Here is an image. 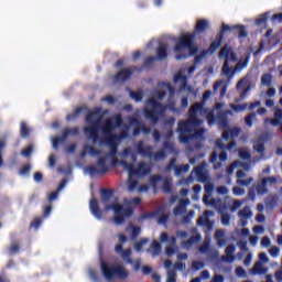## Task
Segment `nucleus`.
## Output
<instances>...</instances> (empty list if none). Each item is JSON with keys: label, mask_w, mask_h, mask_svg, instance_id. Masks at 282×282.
Returning <instances> with one entry per match:
<instances>
[{"label": "nucleus", "mask_w": 282, "mask_h": 282, "mask_svg": "<svg viewBox=\"0 0 282 282\" xmlns=\"http://www.w3.org/2000/svg\"><path fill=\"white\" fill-rule=\"evenodd\" d=\"M87 127L84 132L91 140L93 144H106L101 149H96L94 145L86 143L80 154L82 158L90 155L97 158V163L87 169L90 175H97V173H107L109 166H122L123 171L128 173V191L129 193H147L149 185H141L134 177H144L151 173V165L149 163L141 162L134 166L138 155L143 158H151L152 160H164L166 153L173 151V147H166L165 151H160L153 155V148L144 147L143 142H139L132 148H126L121 153H118V144H120L121 138H127V131L129 127H126L120 137L113 134V130L120 127L122 119L120 115H116L110 119H106L99 108L88 112L86 118Z\"/></svg>", "instance_id": "nucleus-1"}, {"label": "nucleus", "mask_w": 282, "mask_h": 282, "mask_svg": "<svg viewBox=\"0 0 282 282\" xmlns=\"http://www.w3.org/2000/svg\"><path fill=\"white\" fill-rule=\"evenodd\" d=\"M261 102L257 101L256 104H241L235 105L231 104V110H223L225 107L224 102H216L213 111L206 110L204 104H194L189 109V119L187 121H181L178 123V135L180 142L186 144L191 142V139L195 138L196 140L202 139L204 135V130L202 124L204 120H207L208 124H215L218 122L219 127L224 129L221 139L216 141V149L210 156V162L214 164V169H221V162H226L227 156L224 151H232L235 149V138H237L241 130L238 128L228 127V116L235 113H241L246 109H254L259 107Z\"/></svg>", "instance_id": "nucleus-2"}, {"label": "nucleus", "mask_w": 282, "mask_h": 282, "mask_svg": "<svg viewBox=\"0 0 282 282\" xmlns=\"http://www.w3.org/2000/svg\"><path fill=\"white\" fill-rule=\"evenodd\" d=\"M175 90L171 85L163 83L153 90L151 97L148 99L144 109V116L151 122H158L162 113L166 111H175V101L173 100Z\"/></svg>", "instance_id": "nucleus-3"}, {"label": "nucleus", "mask_w": 282, "mask_h": 282, "mask_svg": "<svg viewBox=\"0 0 282 282\" xmlns=\"http://www.w3.org/2000/svg\"><path fill=\"white\" fill-rule=\"evenodd\" d=\"M102 202H107L105 206V213H109L112 210L113 213V221L117 226H122L131 215H133V206H138L140 204V197H135L132 200L123 199L122 203L118 200L116 197H111V193L108 191L101 192Z\"/></svg>", "instance_id": "nucleus-4"}, {"label": "nucleus", "mask_w": 282, "mask_h": 282, "mask_svg": "<svg viewBox=\"0 0 282 282\" xmlns=\"http://www.w3.org/2000/svg\"><path fill=\"white\" fill-rule=\"evenodd\" d=\"M208 28H210V22L208 20H198L196 22L194 33H183L180 35L174 46L176 61H182L186 58V50L188 51L191 56H195V54H197V46L193 44V41H195V34H200V32H205V30H208Z\"/></svg>", "instance_id": "nucleus-5"}, {"label": "nucleus", "mask_w": 282, "mask_h": 282, "mask_svg": "<svg viewBox=\"0 0 282 282\" xmlns=\"http://www.w3.org/2000/svg\"><path fill=\"white\" fill-rule=\"evenodd\" d=\"M218 56L220 59L225 61L223 74H225L227 78H232L237 72H243V69L248 67V57H241L232 70V64L237 63V55H235V52H232V48L228 45L221 48Z\"/></svg>", "instance_id": "nucleus-6"}, {"label": "nucleus", "mask_w": 282, "mask_h": 282, "mask_svg": "<svg viewBox=\"0 0 282 282\" xmlns=\"http://www.w3.org/2000/svg\"><path fill=\"white\" fill-rule=\"evenodd\" d=\"M100 268L101 274L107 281H111V279H116V276L118 279H127V276H129V271L120 263L109 264L108 262L101 261Z\"/></svg>", "instance_id": "nucleus-7"}, {"label": "nucleus", "mask_w": 282, "mask_h": 282, "mask_svg": "<svg viewBox=\"0 0 282 282\" xmlns=\"http://www.w3.org/2000/svg\"><path fill=\"white\" fill-rule=\"evenodd\" d=\"M235 169H239L236 176H237V184L239 186H248L249 184H252L254 182V178L249 177V178H243L246 177V173L250 171V163L249 162H241V161H236L234 162L228 169H227V174L232 175L235 172Z\"/></svg>", "instance_id": "nucleus-8"}, {"label": "nucleus", "mask_w": 282, "mask_h": 282, "mask_svg": "<svg viewBox=\"0 0 282 282\" xmlns=\"http://www.w3.org/2000/svg\"><path fill=\"white\" fill-rule=\"evenodd\" d=\"M206 166V163H203L200 166L195 167L188 178H183L178 182V186H188V184H193L194 180L206 182L208 180V170Z\"/></svg>", "instance_id": "nucleus-9"}, {"label": "nucleus", "mask_w": 282, "mask_h": 282, "mask_svg": "<svg viewBox=\"0 0 282 282\" xmlns=\"http://www.w3.org/2000/svg\"><path fill=\"white\" fill-rule=\"evenodd\" d=\"M186 74H188L189 76H192V74H195V66H191L189 68H184L183 70H180V73L174 77L175 85L180 87L181 93H193V87L188 86V84L186 83Z\"/></svg>", "instance_id": "nucleus-10"}, {"label": "nucleus", "mask_w": 282, "mask_h": 282, "mask_svg": "<svg viewBox=\"0 0 282 282\" xmlns=\"http://www.w3.org/2000/svg\"><path fill=\"white\" fill-rule=\"evenodd\" d=\"M274 184H276V180L274 178V176L262 178L256 187L249 191V199H254V191H257L258 195H265V193H268L267 186H272Z\"/></svg>", "instance_id": "nucleus-11"}, {"label": "nucleus", "mask_w": 282, "mask_h": 282, "mask_svg": "<svg viewBox=\"0 0 282 282\" xmlns=\"http://www.w3.org/2000/svg\"><path fill=\"white\" fill-rule=\"evenodd\" d=\"M186 195H188V189H182L180 196L172 199V203L178 202V205L174 208L173 212L176 217L184 215L186 213V206L191 204V200H188V198H184L186 197Z\"/></svg>", "instance_id": "nucleus-12"}, {"label": "nucleus", "mask_w": 282, "mask_h": 282, "mask_svg": "<svg viewBox=\"0 0 282 282\" xmlns=\"http://www.w3.org/2000/svg\"><path fill=\"white\" fill-rule=\"evenodd\" d=\"M159 241L161 243H165V254H167V257H173V254L177 252V247H175V236H169V234L162 232L160 235Z\"/></svg>", "instance_id": "nucleus-13"}, {"label": "nucleus", "mask_w": 282, "mask_h": 282, "mask_svg": "<svg viewBox=\"0 0 282 282\" xmlns=\"http://www.w3.org/2000/svg\"><path fill=\"white\" fill-rule=\"evenodd\" d=\"M117 254H121V258L123 259V261H126L127 263H130L133 268V270L135 272H138V270H140V268H142V260L138 259L132 261L131 260V249H126L122 250V245H117L115 248Z\"/></svg>", "instance_id": "nucleus-14"}, {"label": "nucleus", "mask_w": 282, "mask_h": 282, "mask_svg": "<svg viewBox=\"0 0 282 282\" xmlns=\"http://www.w3.org/2000/svg\"><path fill=\"white\" fill-rule=\"evenodd\" d=\"M213 191H215V185H213L210 182H207L205 184V195L203 197V202L206 206H214V208H219L221 200L213 198Z\"/></svg>", "instance_id": "nucleus-15"}, {"label": "nucleus", "mask_w": 282, "mask_h": 282, "mask_svg": "<svg viewBox=\"0 0 282 282\" xmlns=\"http://www.w3.org/2000/svg\"><path fill=\"white\" fill-rule=\"evenodd\" d=\"M141 231H142V229H140L139 226L130 224L126 229V235L120 234L118 236L119 237V242L120 243H127V241H129V239H135V237H138V235H140Z\"/></svg>", "instance_id": "nucleus-16"}, {"label": "nucleus", "mask_w": 282, "mask_h": 282, "mask_svg": "<svg viewBox=\"0 0 282 282\" xmlns=\"http://www.w3.org/2000/svg\"><path fill=\"white\" fill-rule=\"evenodd\" d=\"M160 183L163 185L164 193H171V184L173 183L172 178H162L158 175H154L150 180V184L153 187L158 186Z\"/></svg>", "instance_id": "nucleus-17"}, {"label": "nucleus", "mask_w": 282, "mask_h": 282, "mask_svg": "<svg viewBox=\"0 0 282 282\" xmlns=\"http://www.w3.org/2000/svg\"><path fill=\"white\" fill-rule=\"evenodd\" d=\"M191 166L188 164L177 166L175 164V160H172L171 163L167 165L166 170L167 171H174L176 177H180L182 173H188Z\"/></svg>", "instance_id": "nucleus-18"}, {"label": "nucleus", "mask_w": 282, "mask_h": 282, "mask_svg": "<svg viewBox=\"0 0 282 282\" xmlns=\"http://www.w3.org/2000/svg\"><path fill=\"white\" fill-rule=\"evenodd\" d=\"M166 50H169V46L164 43H159V47H158V51H156V57H150L149 59H147V65H149V63H152V61H162L164 58H166L167 56V53H166Z\"/></svg>", "instance_id": "nucleus-19"}, {"label": "nucleus", "mask_w": 282, "mask_h": 282, "mask_svg": "<svg viewBox=\"0 0 282 282\" xmlns=\"http://www.w3.org/2000/svg\"><path fill=\"white\" fill-rule=\"evenodd\" d=\"M231 30L238 31L239 39H246L248 36V31H246V26L243 25L229 26L228 24H223L221 32H231Z\"/></svg>", "instance_id": "nucleus-20"}, {"label": "nucleus", "mask_w": 282, "mask_h": 282, "mask_svg": "<svg viewBox=\"0 0 282 282\" xmlns=\"http://www.w3.org/2000/svg\"><path fill=\"white\" fill-rule=\"evenodd\" d=\"M213 215H215V213L206 210L204 215L198 218L199 226H206L207 230H213V223L208 220V218L213 217Z\"/></svg>", "instance_id": "nucleus-21"}, {"label": "nucleus", "mask_w": 282, "mask_h": 282, "mask_svg": "<svg viewBox=\"0 0 282 282\" xmlns=\"http://www.w3.org/2000/svg\"><path fill=\"white\" fill-rule=\"evenodd\" d=\"M238 217L240 218V226H246L248 219L252 217V210H250V207H245L238 213Z\"/></svg>", "instance_id": "nucleus-22"}, {"label": "nucleus", "mask_w": 282, "mask_h": 282, "mask_svg": "<svg viewBox=\"0 0 282 282\" xmlns=\"http://www.w3.org/2000/svg\"><path fill=\"white\" fill-rule=\"evenodd\" d=\"M219 45H221V40L213 42L208 51H203L200 55L196 56V63H199V61H202V58H204L206 54H214L217 51V47H219Z\"/></svg>", "instance_id": "nucleus-23"}, {"label": "nucleus", "mask_w": 282, "mask_h": 282, "mask_svg": "<svg viewBox=\"0 0 282 282\" xmlns=\"http://www.w3.org/2000/svg\"><path fill=\"white\" fill-rule=\"evenodd\" d=\"M198 241H202V235L194 232V235L187 241L182 242V248L185 250H191L193 245L197 243Z\"/></svg>", "instance_id": "nucleus-24"}, {"label": "nucleus", "mask_w": 282, "mask_h": 282, "mask_svg": "<svg viewBox=\"0 0 282 282\" xmlns=\"http://www.w3.org/2000/svg\"><path fill=\"white\" fill-rule=\"evenodd\" d=\"M263 138H272V133H265L263 137H259L254 142H253V149L257 151V153H263L264 147H263Z\"/></svg>", "instance_id": "nucleus-25"}, {"label": "nucleus", "mask_w": 282, "mask_h": 282, "mask_svg": "<svg viewBox=\"0 0 282 282\" xmlns=\"http://www.w3.org/2000/svg\"><path fill=\"white\" fill-rule=\"evenodd\" d=\"M89 208H90L91 215H94L96 219L102 218V212H100V209L98 208V200H96V198L90 199Z\"/></svg>", "instance_id": "nucleus-26"}, {"label": "nucleus", "mask_w": 282, "mask_h": 282, "mask_svg": "<svg viewBox=\"0 0 282 282\" xmlns=\"http://www.w3.org/2000/svg\"><path fill=\"white\" fill-rule=\"evenodd\" d=\"M250 274L253 276L257 274H268V267L263 265L261 262H256L253 268L250 270Z\"/></svg>", "instance_id": "nucleus-27"}, {"label": "nucleus", "mask_w": 282, "mask_h": 282, "mask_svg": "<svg viewBox=\"0 0 282 282\" xmlns=\"http://www.w3.org/2000/svg\"><path fill=\"white\" fill-rule=\"evenodd\" d=\"M241 87H246V89L240 94V98L236 100V102H239V100H243V98H246V94H248L250 89V85L248 84V78H242L238 82L237 89H241Z\"/></svg>", "instance_id": "nucleus-28"}, {"label": "nucleus", "mask_w": 282, "mask_h": 282, "mask_svg": "<svg viewBox=\"0 0 282 282\" xmlns=\"http://www.w3.org/2000/svg\"><path fill=\"white\" fill-rule=\"evenodd\" d=\"M150 219H155L158 224L164 225L166 224V219H169V216L162 213V210H159L150 214Z\"/></svg>", "instance_id": "nucleus-29"}, {"label": "nucleus", "mask_w": 282, "mask_h": 282, "mask_svg": "<svg viewBox=\"0 0 282 282\" xmlns=\"http://www.w3.org/2000/svg\"><path fill=\"white\" fill-rule=\"evenodd\" d=\"M148 252L150 254H152V257H158V254H160V252H162V245H160V242L158 240H154L150 248L148 249Z\"/></svg>", "instance_id": "nucleus-30"}, {"label": "nucleus", "mask_w": 282, "mask_h": 282, "mask_svg": "<svg viewBox=\"0 0 282 282\" xmlns=\"http://www.w3.org/2000/svg\"><path fill=\"white\" fill-rule=\"evenodd\" d=\"M225 254L226 257L224 258V261H226L227 263H232L235 261V246L230 245L226 248L225 250Z\"/></svg>", "instance_id": "nucleus-31"}, {"label": "nucleus", "mask_w": 282, "mask_h": 282, "mask_svg": "<svg viewBox=\"0 0 282 282\" xmlns=\"http://www.w3.org/2000/svg\"><path fill=\"white\" fill-rule=\"evenodd\" d=\"M177 259L178 261L174 264V269L175 270H185L186 264L180 262V261H186V259H188V254L186 253H178L177 254Z\"/></svg>", "instance_id": "nucleus-32"}, {"label": "nucleus", "mask_w": 282, "mask_h": 282, "mask_svg": "<svg viewBox=\"0 0 282 282\" xmlns=\"http://www.w3.org/2000/svg\"><path fill=\"white\" fill-rule=\"evenodd\" d=\"M67 184V180H63L62 183L59 184L58 188L56 192H53L48 195V202H54V199L58 198V193L65 188V185Z\"/></svg>", "instance_id": "nucleus-33"}, {"label": "nucleus", "mask_w": 282, "mask_h": 282, "mask_svg": "<svg viewBox=\"0 0 282 282\" xmlns=\"http://www.w3.org/2000/svg\"><path fill=\"white\" fill-rule=\"evenodd\" d=\"M69 133H72V130L66 129L64 131V137H62V138H53L52 139L53 149H58V144H61V142H65V138H67V135H69Z\"/></svg>", "instance_id": "nucleus-34"}, {"label": "nucleus", "mask_w": 282, "mask_h": 282, "mask_svg": "<svg viewBox=\"0 0 282 282\" xmlns=\"http://www.w3.org/2000/svg\"><path fill=\"white\" fill-rule=\"evenodd\" d=\"M215 239L219 248H223V246H226V236L224 235V230H217L215 232Z\"/></svg>", "instance_id": "nucleus-35"}, {"label": "nucleus", "mask_w": 282, "mask_h": 282, "mask_svg": "<svg viewBox=\"0 0 282 282\" xmlns=\"http://www.w3.org/2000/svg\"><path fill=\"white\" fill-rule=\"evenodd\" d=\"M133 74V70L131 69H121L117 77L116 80H127V78H131V75Z\"/></svg>", "instance_id": "nucleus-36"}, {"label": "nucleus", "mask_w": 282, "mask_h": 282, "mask_svg": "<svg viewBox=\"0 0 282 282\" xmlns=\"http://www.w3.org/2000/svg\"><path fill=\"white\" fill-rule=\"evenodd\" d=\"M147 243H149V240L147 238H142L139 241L134 243V250L135 252H142L144 248H147Z\"/></svg>", "instance_id": "nucleus-37"}, {"label": "nucleus", "mask_w": 282, "mask_h": 282, "mask_svg": "<svg viewBox=\"0 0 282 282\" xmlns=\"http://www.w3.org/2000/svg\"><path fill=\"white\" fill-rule=\"evenodd\" d=\"M216 209L221 213V224H223V226H229V224H230V215L221 212V203L218 204V208H216Z\"/></svg>", "instance_id": "nucleus-38"}, {"label": "nucleus", "mask_w": 282, "mask_h": 282, "mask_svg": "<svg viewBox=\"0 0 282 282\" xmlns=\"http://www.w3.org/2000/svg\"><path fill=\"white\" fill-rule=\"evenodd\" d=\"M217 89H221L220 90V96L221 98H224V96H226V87L224 85V80L220 82H216L214 85V91H217Z\"/></svg>", "instance_id": "nucleus-39"}, {"label": "nucleus", "mask_w": 282, "mask_h": 282, "mask_svg": "<svg viewBox=\"0 0 282 282\" xmlns=\"http://www.w3.org/2000/svg\"><path fill=\"white\" fill-rule=\"evenodd\" d=\"M268 14H270V12L259 15L258 19H256V25H265V22L268 21Z\"/></svg>", "instance_id": "nucleus-40"}, {"label": "nucleus", "mask_w": 282, "mask_h": 282, "mask_svg": "<svg viewBox=\"0 0 282 282\" xmlns=\"http://www.w3.org/2000/svg\"><path fill=\"white\" fill-rule=\"evenodd\" d=\"M239 158H240V160H250V150L240 149L239 150Z\"/></svg>", "instance_id": "nucleus-41"}, {"label": "nucleus", "mask_w": 282, "mask_h": 282, "mask_svg": "<svg viewBox=\"0 0 282 282\" xmlns=\"http://www.w3.org/2000/svg\"><path fill=\"white\" fill-rule=\"evenodd\" d=\"M210 246V237H206L204 243L199 248V252H208V247Z\"/></svg>", "instance_id": "nucleus-42"}, {"label": "nucleus", "mask_w": 282, "mask_h": 282, "mask_svg": "<svg viewBox=\"0 0 282 282\" xmlns=\"http://www.w3.org/2000/svg\"><path fill=\"white\" fill-rule=\"evenodd\" d=\"M21 135L22 138H28V135H30V128H28L26 122L21 123Z\"/></svg>", "instance_id": "nucleus-43"}, {"label": "nucleus", "mask_w": 282, "mask_h": 282, "mask_svg": "<svg viewBox=\"0 0 282 282\" xmlns=\"http://www.w3.org/2000/svg\"><path fill=\"white\" fill-rule=\"evenodd\" d=\"M88 276L94 282L98 281V274L96 273V270L94 268L88 269Z\"/></svg>", "instance_id": "nucleus-44"}, {"label": "nucleus", "mask_w": 282, "mask_h": 282, "mask_svg": "<svg viewBox=\"0 0 282 282\" xmlns=\"http://www.w3.org/2000/svg\"><path fill=\"white\" fill-rule=\"evenodd\" d=\"M130 97L135 100V102H140V100H142V93L141 91H131L130 93Z\"/></svg>", "instance_id": "nucleus-45"}, {"label": "nucleus", "mask_w": 282, "mask_h": 282, "mask_svg": "<svg viewBox=\"0 0 282 282\" xmlns=\"http://www.w3.org/2000/svg\"><path fill=\"white\" fill-rule=\"evenodd\" d=\"M269 253L271 257H279V254H281V249H279V247H272L270 250H269Z\"/></svg>", "instance_id": "nucleus-46"}, {"label": "nucleus", "mask_w": 282, "mask_h": 282, "mask_svg": "<svg viewBox=\"0 0 282 282\" xmlns=\"http://www.w3.org/2000/svg\"><path fill=\"white\" fill-rule=\"evenodd\" d=\"M32 151H34V148L32 145H29L22 151V155L24 158H30V155H32Z\"/></svg>", "instance_id": "nucleus-47"}, {"label": "nucleus", "mask_w": 282, "mask_h": 282, "mask_svg": "<svg viewBox=\"0 0 282 282\" xmlns=\"http://www.w3.org/2000/svg\"><path fill=\"white\" fill-rule=\"evenodd\" d=\"M177 274L175 273V271H167V279L166 282H175Z\"/></svg>", "instance_id": "nucleus-48"}, {"label": "nucleus", "mask_w": 282, "mask_h": 282, "mask_svg": "<svg viewBox=\"0 0 282 282\" xmlns=\"http://www.w3.org/2000/svg\"><path fill=\"white\" fill-rule=\"evenodd\" d=\"M232 193H234V195H237L239 197L241 195H246V189H243L239 186H236V187H234Z\"/></svg>", "instance_id": "nucleus-49"}, {"label": "nucleus", "mask_w": 282, "mask_h": 282, "mask_svg": "<svg viewBox=\"0 0 282 282\" xmlns=\"http://www.w3.org/2000/svg\"><path fill=\"white\" fill-rule=\"evenodd\" d=\"M270 262V258H268V254H265V253H260L259 254V261H258V263H269Z\"/></svg>", "instance_id": "nucleus-50"}, {"label": "nucleus", "mask_w": 282, "mask_h": 282, "mask_svg": "<svg viewBox=\"0 0 282 282\" xmlns=\"http://www.w3.org/2000/svg\"><path fill=\"white\" fill-rule=\"evenodd\" d=\"M193 191H194V195L192 196L193 199H199V193H202V187L199 185H195L193 187Z\"/></svg>", "instance_id": "nucleus-51"}, {"label": "nucleus", "mask_w": 282, "mask_h": 282, "mask_svg": "<svg viewBox=\"0 0 282 282\" xmlns=\"http://www.w3.org/2000/svg\"><path fill=\"white\" fill-rule=\"evenodd\" d=\"M262 85H270L272 83V75L265 74L262 76Z\"/></svg>", "instance_id": "nucleus-52"}, {"label": "nucleus", "mask_w": 282, "mask_h": 282, "mask_svg": "<svg viewBox=\"0 0 282 282\" xmlns=\"http://www.w3.org/2000/svg\"><path fill=\"white\" fill-rule=\"evenodd\" d=\"M256 116L257 115L254 112H251L249 116L246 117L245 122H246L247 127H252V119Z\"/></svg>", "instance_id": "nucleus-53"}, {"label": "nucleus", "mask_w": 282, "mask_h": 282, "mask_svg": "<svg viewBox=\"0 0 282 282\" xmlns=\"http://www.w3.org/2000/svg\"><path fill=\"white\" fill-rule=\"evenodd\" d=\"M272 23H274V25L282 23V13L274 14L272 17Z\"/></svg>", "instance_id": "nucleus-54"}, {"label": "nucleus", "mask_w": 282, "mask_h": 282, "mask_svg": "<svg viewBox=\"0 0 282 282\" xmlns=\"http://www.w3.org/2000/svg\"><path fill=\"white\" fill-rule=\"evenodd\" d=\"M202 268H204V262H202V261H194L192 263L193 270H202Z\"/></svg>", "instance_id": "nucleus-55"}, {"label": "nucleus", "mask_w": 282, "mask_h": 282, "mask_svg": "<svg viewBox=\"0 0 282 282\" xmlns=\"http://www.w3.org/2000/svg\"><path fill=\"white\" fill-rule=\"evenodd\" d=\"M236 274H237V276H239L240 279H243V278H246V270H243V268H241V267H238V268L236 269Z\"/></svg>", "instance_id": "nucleus-56"}, {"label": "nucleus", "mask_w": 282, "mask_h": 282, "mask_svg": "<svg viewBox=\"0 0 282 282\" xmlns=\"http://www.w3.org/2000/svg\"><path fill=\"white\" fill-rule=\"evenodd\" d=\"M41 224H43V220L41 218H35L32 223H31V228H39L41 226Z\"/></svg>", "instance_id": "nucleus-57"}, {"label": "nucleus", "mask_w": 282, "mask_h": 282, "mask_svg": "<svg viewBox=\"0 0 282 282\" xmlns=\"http://www.w3.org/2000/svg\"><path fill=\"white\" fill-rule=\"evenodd\" d=\"M19 252V243L14 242L10 247V254H17Z\"/></svg>", "instance_id": "nucleus-58"}, {"label": "nucleus", "mask_w": 282, "mask_h": 282, "mask_svg": "<svg viewBox=\"0 0 282 282\" xmlns=\"http://www.w3.org/2000/svg\"><path fill=\"white\" fill-rule=\"evenodd\" d=\"M30 171H32V166L30 165H25L24 167H22V170L20 171V175H28L30 173Z\"/></svg>", "instance_id": "nucleus-59"}, {"label": "nucleus", "mask_w": 282, "mask_h": 282, "mask_svg": "<svg viewBox=\"0 0 282 282\" xmlns=\"http://www.w3.org/2000/svg\"><path fill=\"white\" fill-rule=\"evenodd\" d=\"M239 208H241V200H235L231 206L232 213H235L236 210H239Z\"/></svg>", "instance_id": "nucleus-60"}, {"label": "nucleus", "mask_w": 282, "mask_h": 282, "mask_svg": "<svg viewBox=\"0 0 282 282\" xmlns=\"http://www.w3.org/2000/svg\"><path fill=\"white\" fill-rule=\"evenodd\" d=\"M176 237L177 239H186V237H188V234L186 231H177L176 232Z\"/></svg>", "instance_id": "nucleus-61"}, {"label": "nucleus", "mask_w": 282, "mask_h": 282, "mask_svg": "<svg viewBox=\"0 0 282 282\" xmlns=\"http://www.w3.org/2000/svg\"><path fill=\"white\" fill-rule=\"evenodd\" d=\"M261 246H263V248H269V246H270V238H268V237L262 238Z\"/></svg>", "instance_id": "nucleus-62"}, {"label": "nucleus", "mask_w": 282, "mask_h": 282, "mask_svg": "<svg viewBox=\"0 0 282 282\" xmlns=\"http://www.w3.org/2000/svg\"><path fill=\"white\" fill-rule=\"evenodd\" d=\"M141 270L144 274H151L153 269L149 265H143V267H141Z\"/></svg>", "instance_id": "nucleus-63"}, {"label": "nucleus", "mask_w": 282, "mask_h": 282, "mask_svg": "<svg viewBox=\"0 0 282 282\" xmlns=\"http://www.w3.org/2000/svg\"><path fill=\"white\" fill-rule=\"evenodd\" d=\"M245 265H250L252 263V253H248L247 258L245 259Z\"/></svg>", "instance_id": "nucleus-64"}]
</instances>
